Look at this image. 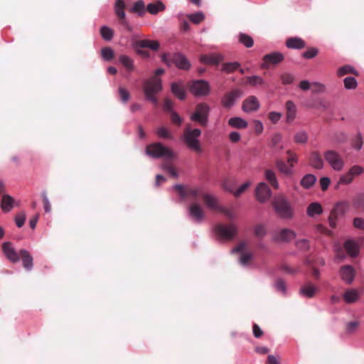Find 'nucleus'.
Returning <instances> with one entry per match:
<instances>
[{
  "label": "nucleus",
  "mask_w": 364,
  "mask_h": 364,
  "mask_svg": "<svg viewBox=\"0 0 364 364\" xmlns=\"http://www.w3.org/2000/svg\"><path fill=\"white\" fill-rule=\"evenodd\" d=\"M120 63L129 70H132L134 65L133 60L127 55H121L119 57Z\"/></svg>",
  "instance_id": "48"
},
{
  "label": "nucleus",
  "mask_w": 364,
  "mask_h": 364,
  "mask_svg": "<svg viewBox=\"0 0 364 364\" xmlns=\"http://www.w3.org/2000/svg\"><path fill=\"white\" fill-rule=\"evenodd\" d=\"M259 107V102L255 96H250L246 98L242 105V109L245 112H252L257 111Z\"/></svg>",
  "instance_id": "16"
},
{
  "label": "nucleus",
  "mask_w": 364,
  "mask_h": 364,
  "mask_svg": "<svg viewBox=\"0 0 364 364\" xmlns=\"http://www.w3.org/2000/svg\"><path fill=\"white\" fill-rule=\"evenodd\" d=\"M296 234L295 232L290 229H283L276 236V239L281 242H289L290 240L295 238Z\"/></svg>",
  "instance_id": "30"
},
{
  "label": "nucleus",
  "mask_w": 364,
  "mask_h": 364,
  "mask_svg": "<svg viewBox=\"0 0 364 364\" xmlns=\"http://www.w3.org/2000/svg\"><path fill=\"white\" fill-rule=\"evenodd\" d=\"M156 134L161 138L172 139V136L169 131L164 127H159L156 131Z\"/></svg>",
  "instance_id": "57"
},
{
  "label": "nucleus",
  "mask_w": 364,
  "mask_h": 364,
  "mask_svg": "<svg viewBox=\"0 0 364 364\" xmlns=\"http://www.w3.org/2000/svg\"><path fill=\"white\" fill-rule=\"evenodd\" d=\"M310 164L316 169H321L323 167V161L318 151H313L309 157Z\"/></svg>",
  "instance_id": "32"
},
{
  "label": "nucleus",
  "mask_w": 364,
  "mask_h": 364,
  "mask_svg": "<svg viewBox=\"0 0 364 364\" xmlns=\"http://www.w3.org/2000/svg\"><path fill=\"white\" fill-rule=\"evenodd\" d=\"M187 17L192 23L195 24H199L205 18V16L202 12H196L194 14H188Z\"/></svg>",
  "instance_id": "47"
},
{
  "label": "nucleus",
  "mask_w": 364,
  "mask_h": 364,
  "mask_svg": "<svg viewBox=\"0 0 364 364\" xmlns=\"http://www.w3.org/2000/svg\"><path fill=\"white\" fill-rule=\"evenodd\" d=\"M246 80L247 83L251 86L262 85L264 83V80L258 75L248 76L246 77Z\"/></svg>",
  "instance_id": "46"
},
{
  "label": "nucleus",
  "mask_w": 364,
  "mask_h": 364,
  "mask_svg": "<svg viewBox=\"0 0 364 364\" xmlns=\"http://www.w3.org/2000/svg\"><path fill=\"white\" fill-rule=\"evenodd\" d=\"M240 67L238 63H226L223 65L222 70L226 73H232Z\"/></svg>",
  "instance_id": "53"
},
{
  "label": "nucleus",
  "mask_w": 364,
  "mask_h": 364,
  "mask_svg": "<svg viewBox=\"0 0 364 364\" xmlns=\"http://www.w3.org/2000/svg\"><path fill=\"white\" fill-rule=\"evenodd\" d=\"M317 288L311 283L305 284L300 289V294L308 298L314 297Z\"/></svg>",
  "instance_id": "34"
},
{
  "label": "nucleus",
  "mask_w": 364,
  "mask_h": 364,
  "mask_svg": "<svg viewBox=\"0 0 364 364\" xmlns=\"http://www.w3.org/2000/svg\"><path fill=\"white\" fill-rule=\"evenodd\" d=\"M171 92L179 100H183L186 96V90L181 82H172L171 85Z\"/></svg>",
  "instance_id": "24"
},
{
  "label": "nucleus",
  "mask_w": 364,
  "mask_h": 364,
  "mask_svg": "<svg viewBox=\"0 0 364 364\" xmlns=\"http://www.w3.org/2000/svg\"><path fill=\"white\" fill-rule=\"evenodd\" d=\"M189 213L190 215L193 218L196 222H200L203 219L204 212L202 210L201 207L198 203L192 204L189 208Z\"/></svg>",
  "instance_id": "23"
},
{
  "label": "nucleus",
  "mask_w": 364,
  "mask_h": 364,
  "mask_svg": "<svg viewBox=\"0 0 364 364\" xmlns=\"http://www.w3.org/2000/svg\"><path fill=\"white\" fill-rule=\"evenodd\" d=\"M164 72L163 68L156 69L154 75L144 80L143 85V90L146 99L156 107L159 105L156 95L163 89L161 79L159 76L164 74Z\"/></svg>",
  "instance_id": "1"
},
{
  "label": "nucleus",
  "mask_w": 364,
  "mask_h": 364,
  "mask_svg": "<svg viewBox=\"0 0 364 364\" xmlns=\"http://www.w3.org/2000/svg\"><path fill=\"white\" fill-rule=\"evenodd\" d=\"M202 198L203 199V201L207 207L212 210L218 211L220 206L219 205L216 198L212 195L204 193L203 194Z\"/></svg>",
  "instance_id": "31"
},
{
  "label": "nucleus",
  "mask_w": 364,
  "mask_h": 364,
  "mask_svg": "<svg viewBox=\"0 0 364 364\" xmlns=\"http://www.w3.org/2000/svg\"><path fill=\"white\" fill-rule=\"evenodd\" d=\"M14 205H18V203L8 194H3L1 201V208L4 213L10 212Z\"/></svg>",
  "instance_id": "20"
},
{
  "label": "nucleus",
  "mask_w": 364,
  "mask_h": 364,
  "mask_svg": "<svg viewBox=\"0 0 364 364\" xmlns=\"http://www.w3.org/2000/svg\"><path fill=\"white\" fill-rule=\"evenodd\" d=\"M161 60L168 66L174 64L178 68L188 70L191 68V64L184 55L181 53H176L171 55L164 53L161 56Z\"/></svg>",
  "instance_id": "4"
},
{
  "label": "nucleus",
  "mask_w": 364,
  "mask_h": 364,
  "mask_svg": "<svg viewBox=\"0 0 364 364\" xmlns=\"http://www.w3.org/2000/svg\"><path fill=\"white\" fill-rule=\"evenodd\" d=\"M160 47L159 42L157 41H151V40H139L134 43V48L137 50V52L141 55L145 56H148L149 54L146 51H141L140 48H149L153 51H156L159 50Z\"/></svg>",
  "instance_id": "11"
},
{
  "label": "nucleus",
  "mask_w": 364,
  "mask_h": 364,
  "mask_svg": "<svg viewBox=\"0 0 364 364\" xmlns=\"http://www.w3.org/2000/svg\"><path fill=\"white\" fill-rule=\"evenodd\" d=\"M202 63L206 65H218L222 60V57L217 54L202 55L200 58Z\"/></svg>",
  "instance_id": "27"
},
{
  "label": "nucleus",
  "mask_w": 364,
  "mask_h": 364,
  "mask_svg": "<svg viewBox=\"0 0 364 364\" xmlns=\"http://www.w3.org/2000/svg\"><path fill=\"white\" fill-rule=\"evenodd\" d=\"M316 178L313 174H306L301 181V186L304 188H311L316 182Z\"/></svg>",
  "instance_id": "40"
},
{
  "label": "nucleus",
  "mask_w": 364,
  "mask_h": 364,
  "mask_svg": "<svg viewBox=\"0 0 364 364\" xmlns=\"http://www.w3.org/2000/svg\"><path fill=\"white\" fill-rule=\"evenodd\" d=\"M272 205L276 213L284 219H290L293 217V208L290 203L282 196L274 198Z\"/></svg>",
  "instance_id": "5"
},
{
  "label": "nucleus",
  "mask_w": 364,
  "mask_h": 364,
  "mask_svg": "<svg viewBox=\"0 0 364 364\" xmlns=\"http://www.w3.org/2000/svg\"><path fill=\"white\" fill-rule=\"evenodd\" d=\"M146 154L154 159L164 158L165 161L171 160L176 157L173 150L165 146L160 142L149 144L146 147Z\"/></svg>",
  "instance_id": "2"
},
{
  "label": "nucleus",
  "mask_w": 364,
  "mask_h": 364,
  "mask_svg": "<svg viewBox=\"0 0 364 364\" xmlns=\"http://www.w3.org/2000/svg\"><path fill=\"white\" fill-rule=\"evenodd\" d=\"M124 9H125V3L123 0H117L115 1V4H114L115 14L117 16V17L120 21V23L124 26H127L128 23H127V21L125 18Z\"/></svg>",
  "instance_id": "19"
},
{
  "label": "nucleus",
  "mask_w": 364,
  "mask_h": 364,
  "mask_svg": "<svg viewBox=\"0 0 364 364\" xmlns=\"http://www.w3.org/2000/svg\"><path fill=\"white\" fill-rule=\"evenodd\" d=\"M287 154L289 156V158L287 159V164L293 168L294 164L298 162L297 155L289 149L287 151Z\"/></svg>",
  "instance_id": "55"
},
{
  "label": "nucleus",
  "mask_w": 364,
  "mask_h": 364,
  "mask_svg": "<svg viewBox=\"0 0 364 364\" xmlns=\"http://www.w3.org/2000/svg\"><path fill=\"white\" fill-rule=\"evenodd\" d=\"M164 9L165 6L159 1L149 4L146 6L147 11L151 14H156L158 12L164 10Z\"/></svg>",
  "instance_id": "38"
},
{
  "label": "nucleus",
  "mask_w": 364,
  "mask_h": 364,
  "mask_svg": "<svg viewBox=\"0 0 364 364\" xmlns=\"http://www.w3.org/2000/svg\"><path fill=\"white\" fill-rule=\"evenodd\" d=\"M228 124L237 129H245L247 127V122L241 117H232L228 120Z\"/></svg>",
  "instance_id": "36"
},
{
  "label": "nucleus",
  "mask_w": 364,
  "mask_h": 364,
  "mask_svg": "<svg viewBox=\"0 0 364 364\" xmlns=\"http://www.w3.org/2000/svg\"><path fill=\"white\" fill-rule=\"evenodd\" d=\"M215 232L221 239L232 240L237 233V228L234 224H218L215 227Z\"/></svg>",
  "instance_id": "8"
},
{
  "label": "nucleus",
  "mask_w": 364,
  "mask_h": 364,
  "mask_svg": "<svg viewBox=\"0 0 364 364\" xmlns=\"http://www.w3.org/2000/svg\"><path fill=\"white\" fill-rule=\"evenodd\" d=\"M355 228L364 230V219L362 218H355L353 222Z\"/></svg>",
  "instance_id": "64"
},
{
  "label": "nucleus",
  "mask_w": 364,
  "mask_h": 364,
  "mask_svg": "<svg viewBox=\"0 0 364 364\" xmlns=\"http://www.w3.org/2000/svg\"><path fill=\"white\" fill-rule=\"evenodd\" d=\"M362 294V291L355 289H348L343 294V299L347 304H353L356 302L360 296Z\"/></svg>",
  "instance_id": "21"
},
{
  "label": "nucleus",
  "mask_w": 364,
  "mask_h": 364,
  "mask_svg": "<svg viewBox=\"0 0 364 364\" xmlns=\"http://www.w3.org/2000/svg\"><path fill=\"white\" fill-rule=\"evenodd\" d=\"M264 178L274 189H279V185L277 181L276 173L274 171L271 169H266L264 171Z\"/></svg>",
  "instance_id": "33"
},
{
  "label": "nucleus",
  "mask_w": 364,
  "mask_h": 364,
  "mask_svg": "<svg viewBox=\"0 0 364 364\" xmlns=\"http://www.w3.org/2000/svg\"><path fill=\"white\" fill-rule=\"evenodd\" d=\"M250 186V182H246L240 186L235 191H234L231 188L228 186V182H225L223 184V187L225 190L229 192L233 193L235 197H239L243 192H245L247 188Z\"/></svg>",
  "instance_id": "37"
},
{
  "label": "nucleus",
  "mask_w": 364,
  "mask_h": 364,
  "mask_svg": "<svg viewBox=\"0 0 364 364\" xmlns=\"http://www.w3.org/2000/svg\"><path fill=\"white\" fill-rule=\"evenodd\" d=\"M318 53V50L316 48L311 47L308 48L302 53V57L306 59H311L316 57Z\"/></svg>",
  "instance_id": "52"
},
{
  "label": "nucleus",
  "mask_w": 364,
  "mask_h": 364,
  "mask_svg": "<svg viewBox=\"0 0 364 364\" xmlns=\"http://www.w3.org/2000/svg\"><path fill=\"white\" fill-rule=\"evenodd\" d=\"M294 77L290 73H284L281 75V80L284 85H289L293 82Z\"/></svg>",
  "instance_id": "61"
},
{
  "label": "nucleus",
  "mask_w": 364,
  "mask_h": 364,
  "mask_svg": "<svg viewBox=\"0 0 364 364\" xmlns=\"http://www.w3.org/2000/svg\"><path fill=\"white\" fill-rule=\"evenodd\" d=\"M201 134V131L199 129H191L187 127L183 132L184 142L191 150L200 153L202 151L198 137Z\"/></svg>",
  "instance_id": "3"
},
{
  "label": "nucleus",
  "mask_w": 364,
  "mask_h": 364,
  "mask_svg": "<svg viewBox=\"0 0 364 364\" xmlns=\"http://www.w3.org/2000/svg\"><path fill=\"white\" fill-rule=\"evenodd\" d=\"M323 157L325 161L335 171H341L344 166V161L342 156L334 150H328L324 152Z\"/></svg>",
  "instance_id": "7"
},
{
  "label": "nucleus",
  "mask_w": 364,
  "mask_h": 364,
  "mask_svg": "<svg viewBox=\"0 0 364 364\" xmlns=\"http://www.w3.org/2000/svg\"><path fill=\"white\" fill-rule=\"evenodd\" d=\"M102 57L107 61L111 60L114 58V51L109 47H105L102 49Z\"/></svg>",
  "instance_id": "54"
},
{
  "label": "nucleus",
  "mask_w": 364,
  "mask_h": 364,
  "mask_svg": "<svg viewBox=\"0 0 364 364\" xmlns=\"http://www.w3.org/2000/svg\"><path fill=\"white\" fill-rule=\"evenodd\" d=\"M2 250L11 262L16 263L19 260V253L18 254L9 242H4L2 245Z\"/></svg>",
  "instance_id": "17"
},
{
  "label": "nucleus",
  "mask_w": 364,
  "mask_h": 364,
  "mask_svg": "<svg viewBox=\"0 0 364 364\" xmlns=\"http://www.w3.org/2000/svg\"><path fill=\"white\" fill-rule=\"evenodd\" d=\"M241 95L242 92L238 89L233 90L232 91L226 93L221 101L223 106L226 108L231 107L234 105L235 100L240 97Z\"/></svg>",
  "instance_id": "15"
},
{
  "label": "nucleus",
  "mask_w": 364,
  "mask_h": 364,
  "mask_svg": "<svg viewBox=\"0 0 364 364\" xmlns=\"http://www.w3.org/2000/svg\"><path fill=\"white\" fill-rule=\"evenodd\" d=\"M190 92L196 96H205L210 92L208 82L203 80H194L190 83Z\"/></svg>",
  "instance_id": "10"
},
{
  "label": "nucleus",
  "mask_w": 364,
  "mask_h": 364,
  "mask_svg": "<svg viewBox=\"0 0 364 364\" xmlns=\"http://www.w3.org/2000/svg\"><path fill=\"white\" fill-rule=\"evenodd\" d=\"M353 180V177L351 176V174L348 171L346 174L343 175L338 181V183L341 184H349Z\"/></svg>",
  "instance_id": "62"
},
{
  "label": "nucleus",
  "mask_w": 364,
  "mask_h": 364,
  "mask_svg": "<svg viewBox=\"0 0 364 364\" xmlns=\"http://www.w3.org/2000/svg\"><path fill=\"white\" fill-rule=\"evenodd\" d=\"M284 57L282 53L279 52H273L264 55L263 63L261 65L262 68L268 69L269 65H277L284 60Z\"/></svg>",
  "instance_id": "13"
},
{
  "label": "nucleus",
  "mask_w": 364,
  "mask_h": 364,
  "mask_svg": "<svg viewBox=\"0 0 364 364\" xmlns=\"http://www.w3.org/2000/svg\"><path fill=\"white\" fill-rule=\"evenodd\" d=\"M173 189L183 198L191 197L193 200H197L199 197L203 198L204 194L203 189L200 187L190 188L177 184L173 186Z\"/></svg>",
  "instance_id": "9"
},
{
  "label": "nucleus",
  "mask_w": 364,
  "mask_h": 364,
  "mask_svg": "<svg viewBox=\"0 0 364 364\" xmlns=\"http://www.w3.org/2000/svg\"><path fill=\"white\" fill-rule=\"evenodd\" d=\"M344 248L350 257H355L358 255L359 246L356 242L352 240L345 242Z\"/></svg>",
  "instance_id": "28"
},
{
  "label": "nucleus",
  "mask_w": 364,
  "mask_h": 364,
  "mask_svg": "<svg viewBox=\"0 0 364 364\" xmlns=\"http://www.w3.org/2000/svg\"><path fill=\"white\" fill-rule=\"evenodd\" d=\"M210 107L205 102L196 105L194 112L191 115V120L199 123L202 127H206L208 122Z\"/></svg>",
  "instance_id": "6"
},
{
  "label": "nucleus",
  "mask_w": 364,
  "mask_h": 364,
  "mask_svg": "<svg viewBox=\"0 0 364 364\" xmlns=\"http://www.w3.org/2000/svg\"><path fill=\"white\" fill-rule=\"evenodd\" d=\"M272 196V191L269 186L264 182H260L255 189V197L259 203H265Z\"/></svg>",
  "instance_id": "12"
},
{
  "label": "nucleus",
  "mask_w": 364,
  "mask_h": 364,
  "mask_svg": "<svg viewBox=\"0 0 364 364\" xmlns=\"http://www.w3.org/2000/svg\"><path fill=\"white\" fill-rule=\"evenodd\" d=\"M266 234V228L263 225H257L255 228V235L257 237H262Z\"/></svg>",
  "instance_id": "60"
},
{
  "label": "nucleus",
  "mask_w": 364,
  "mask_h": 364,
  "mask_svg": "<svg viewBox=\"0 0 364 364\" xmlns=\"http://www.w3.org/2000/svg\"><path fill=\"white\" fill-rule=\"evenodd\" d=\"M282 117V114L277 112H270L268 114L269 119L273 123H277Z\"/></svg>",
  "instance_id": "63"
},
{
  "label": "nucleus",
  "mask_w": 364,
  "mask_h": 364,
  "mask_svg": "<svg viewBox=\"0 0 364 364\" xmlns=\"http://www.w3.org/2000/svg\"><path fill=\"white\" fill-rule=\"evenodd\" d=\"M19 257L22 259L23 267L27 270H31L33 267V257L30 253L26 250H21Z\"/></svg>",
  "instance_id": "29"
},
{
  "label": "nucleus",
  "mask_w": 364,
  "mask_h": 364,
  "mask_svg": "<svg viewBox=\"0 0 364 364\" xmlns=\"http://www.w3.org/2000/svg\"><path fill=\"white\" fill-rule=\"evenodd\" d=\"M162 168L172 177L177 178L178 176L176 168L172 165L170 160L164 161L162 164Z\"/></svg>",
  "instance_id": "42"
},
{
  "label": "nucleus",
  "mask_w": 364,
  "mask_h": 364,
  "mask_svg": "<svg viewBox=\"0 0 364 364\" xmlns=\"http://www.w3.org/2000/svg\"><path fill=\"white\" fill-rule=\"evenodd\" d=\"M347 74L358 75V73L355 70V68L349 65L341 66L337 70V75L338 77H341Z\"/></svg>",
  "instance_id": "41"
},
{
  "label": "nucleus",
  "mask_w": 364,
  "mask_h": 364,
  "mask_svg": "<svg viewBox=\"0 0 364 364\" xmlns=\"http://www.w3.org/2000/svg\"><path fill=\"white\" fill-rule=\"evenodd\" d=\"M344 87L348 89H355L357 87V81L353 77H347L343 80Z\"/></svg>",
  "instance_id": "51"
},
{
  "label": "nucleus",
  "mask_w": 364,
  "mask_h": 364,
  "mask_svg": "<svg viewBox=\"0 0 364 364\" xmlns=\"http://www.w3.org/2000/svg\"><path fill=\"white\" fill-rule=\"evenodd\" d=\"M347 207H348L347 203H346V202L338 203L335 205L333 209L331 210V213L338 217L339 215H343L345 213Z\"/></svg>",
  "instance_id": "43"
},
{
  "label": "nucleus",
  "mask_w": 364,
  "mask_h": 364,
  "mask_svg": "<svg viewBox=\"0 0 364 364\" xmlns=\"http://www.w3.org/2000/svg\"><path fill=\"white\" fill-rule=\"evenodd\" d=\"M287 122L291 123L296 116L297 108L296 105L291 100H288L285 104Z\"/></svg>",
  "instance_id": "22"
},
{
  "label": "nucleus",
  "mask_w": 364,
  "mask_h": 364,
  "mask_svg": "<svg viewBox=\"0 0 364 364\" xmlns=\"http://www.w3.org/2000/svg\"><path fill=\"white\" fill-rule=\"evenodd\" d=\"M41 197H42V199H43V208H44V210L46 213H49L50 212L51 210V205L49 202V200L47 197V194H46V192L44 191L41 193Z\"/></svg>",
  "instance_id": "59"
},
{
  "label": "nucleus",
  "mask_w": 364,
  "mask_h": 364,
  "mask_svg": "<svg viewBox=\"0 0 364 364\" xmlns=\"http://www.w3.org/2000/svg\"><path fill=\"white\" fill-rule=\"evenodd\" d=\"M341 279L347 284H350L355 277V270L351 265H343L339 270Z\"/></svg>",
  "instance_id": "14"
},
{
  "label": "nucleus",
  "mask_w": 364,
  "mask_h": 364,
  "mask_svg": "<svg viewBox=\"0 0 364 364\" xmlns=\"http://www.w3.org/2000/svg\"><path fill=\"white\" fill-rule=\"evenodd\" d=\"M276 167L278 171L285 176H292L294 171L292 167L286 164L282 159H277L275 161Z\"/></svg>",
  "instance_id": "25"
},
{
  "label": "nucleus",
  "mask_w": 364,
  "mask_h": 364,
  "mask_svg": "<svg viewBox=\"0 0 364 364\" xmlns=\"http://www.w3.org/2000/svg\"><path fill=\"white\" fill-rule=\"evenodd\" d=\"M306 212L309 217H314L316 215L321 214L323 208L320 203L314 202L309 205Z\"/></svg>",
  "instance_id": "35"
},
{
  "label": "nucleus",
  "mask_w": 364,
  "mask_h": 364,
  "mask_svg": "<svg viewBox=\"0 0 364 364\" xmlns=\"http://www.w3.org/2000/svg\"><path fill=\"white\" fill-rule=\"evenodd\" d=\"M286 46L291 49H301L306 46V43L300 38L291 37L287 39Z\"/></svg>",
  "instance_id": "26"
},
{
  "label": "nucleus",
  "mask_w": 364,
  "mask_h": 364,
  "mask_svg": "<svg viewBox=\"0 0 364 364\" xmlns=\"http://www.w3.org/2000/svg\"><path fill=\"white\" fill-rule=\"evenodd\" d=\"M245 249H246L245 242H241L239 245H237L232 250L233 252H241L240 262L243 265L247 264L252 257V255L251 253L245 252Z\"/></svg>",
  "instance_id": "18"
},
{
  "label": "nucleus",
  "mask_w": 364,
  "mask_h": 364,
  "mask_svg": "<svg viewBox=\"0 0 364 364\" xmlns=\"http://www.w3.org/2000/svg\"><path fill=\"white\" fill-rule=\"evenodd\" d=\"M352 146L354 149L360 150L363 146V139L360 134H358L353 139Z\"/></svg>",
  "instance_id": "58"
},
{
  "label": "nucleus",
  "mask_w": 364,
  "mask_h": 364,
  "mask_svg": "<svg viewBox=\"0 0 364 364\" xmlns=\"http://www.w3.org/2000/svg\"><path fill=\"white\" fill-rule=\"evenodd\" d=\"M100 34L105 41H111L114 36V31L110 28L104 26L100 28Z\"/></svg>",
  "instance_id": "45"
},
{
  "label": "nucleus",
  "mask_w": 364,
  "mask_h": 364,
  "mask_svg": "<svg viewBox=\"0 0 364 364\" xmlns=\"http://www.w3.org/2000/svg\"><path fill=\"white\" fill-rule=\"evenodd\" d=\"M282 139V136L280 134H275L272 136L271 139V145L275 149L279 150L283 149V146H278Z\"/></svg>",
  "instance_id": "50"
},
{
  "label": "nucleus",
  "mask_w": 364,
  "mask_h": 364,
  "mask_svg": "<svg viewBox=\"0 0 364 364\" xmlns=\"http://www.w3.org/2000/svg\"><path fill=\"white\" fill-rule=\"evenodd\" d=\"M131 11L136 13L139 16H142V14H144L145 12L144 2L142 0H138L136 1L131 9Z\"/></svg>",
  "instance_id": "44"
},
{
  "label": "nucleus",
  "mask_w": 364,
  "mask_h": 364,
  "mask_svg": "<svg viewBox=\"0 0 364 364\" xmlns=\"http://www.w3.org/2000/svg\"><path fill=\"white\" fill-rule=\"evenodd\" d=\"M238 41L248 48H252L254 45L253 38L250 36L244 33H240L238 35Z\"/></svg>",
  "instance_id": "39"
},
{
  "label": "nucleus",
  "mask_w": 364,
  "mask_h": 364,
  "mask_svg": "<svg viewBox=\"0 0 364 364\" xmlns=\"http://www.w3.org/2000/svg\"><path fill=\"white\" fill-rule=\"evenodd\" d=\"M353 204L355 208H360L364 210V193L358 195L354 198Z\"/></svg>",
  "instance_id": "56"
},
{
  "label": "nucleus",
  "mask_w": 364,
  "mask_h": 364,
  "mask_svg": "<svg viewBox=\"0 0 364 364\" xmlns=\"http://www.w3.org/2000/svg\"><path fill=\"white\" fill-rule=\"evenodd\" d=\"M294 141L297 144H305L308 140V134L306 132H299L294 135Z\"/></svg>",
  "instance_id": "49"
}]
</instances>
